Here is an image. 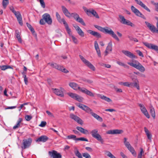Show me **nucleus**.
I'll return each mask as SVG.
<instances>
[{
	"instance_id": "54",
	"label": "nucleus",
	"mask_w": 158,
	"mask_h": 158,
	"mask_svg": "<svg viewBox=\"0 0 158 158\" xmlns=\"http://www.w3.org/2000/svg\"><path fill=\"white\" fill-rule=\"evenodd\" d=\"M46 112V113L48 114V115L49 117H52V118L54 117V115H53V114L52 113H51L49 111L47 110Z\"/></svg>"
},
{
	"instance_id": "21",
	"label": "nucleus",
	"mask_w": 158,
	"mask_h": 158,
	"mask_svg": "<svg viewBox=\"0 0 158 158\" xmlns=\"http://www.w3.org/2000/svg\"><path fill=\"white\" fill-rule=\"evenodd\" d=\"M62 11L64 14L67 17L70 18L71 17V14L68 9L63 6H61Z\"/></svg>"
},
{
	"instance_id": "41",
	"label": "nucleus",
	"mask_w": 158,
	"mask_h": 158,
	"mask_svg": "<svg viewBox=\"0 0 158 158\" xmlns=\"http://www.w3.org/2000/svg\"><path fill=\"white\" fill-rule=\"evenodd\" d=\"M68 95L72 98L75 99L77 97V94H74L72 93H68Z\"/></svg>"
},
{
	"instance_id": "59",
	"label": "nucleus",
	"mask_w": 158,
	"mask_h": 158,
	"mask_svg": "<svg viewBox=\"0 0 158 158\" xmlns=\"http://www.w3.org/2000/svg\"><path fill=\"white\" fill-rule=\"evenodd\" d=\"M94 46L95 49L99 48L97 41H95L94 42Z\"/></svg>"
},
{
	"instance_id": "15",
	"label": "nucleus",
	"mask_w": 158,
	"mask_h": 158,
	"mask_svg": "<svg viewBox=\"0 0 158 158\" xmlns=\"http://www.w3.org/2000/svg\"><path fill=\"white\" fill-rule=\"evenodd\" d=\"M70 117L71 118L73 119L79 124L81 125L83 124L82 120L79 117L74 115V114H70Z\"/></svg>"
},
{
	"instance_id": "27",
	"label": "nucleus",
	"mask_w": 158,
	"mask_h": 158,
	"mask_svg": "<svg viewBox=\"0 0 158 158\" xmlns=\"http://www.w3.org/2000/svg\"><path fill=\"white\" fill-rule=\"evenodd\" d=\"M87 32L97 38H100L101 37V35L99 33L94 31L91 30H89L87 31Z\"/></svg>"
},
{
	"instance_id": "37",
	"label": "nucleus",
	"mask_w": 158,
	"mask_h": 158,
	"mask_svg": "<svg viewBox=\"0 0 158 158\" xmlns=\"http://www.w3.org/2000/svg\"><path fill=\"white\" fill-rule=\"evenodd\" d=\"M106 49L107 50L110 51V52L112 51V45L111 42H109L108 43Z\"/></svg>"
},
{
	"instance_id": "61",
	"label": "nucleus",
	"mask_w": 158,
	"mask_h": 158,
	"mask_svg": "<svg viewBox=\"0 0 158 158\" xmlns=\"http://www.w3.org/2000/svg\"><path fill=\"white\" fill-rule=\"evenodd\" d=\"M27 70H24L23 72L22 73V74L23 75V78L26 77V72Z\"/></svg>"
},
{
	"instance_id": "36",
	"label": "nucleus",
	"mask_w": 158,
	"mask_h": 158,
	"mask_svg": "<svg viewBox=\"0 0 158 158\" xmlns=\"http://www.w3.org/2000/svg\"><path fill=\"white\" fill-rule=\"evenodd\" d=\"M64 26H65V27L66 28V31H67L68 33L69 34H70L71 33V30L69 28V26L67 24V23H65V22H64Z\"/></svg>"
},
{
	"instance_id": "56",
	"label": "nucleus",
	"mask_w": 158,
	"mask_h": 158,
	"mask_svg": "<svg viewBox=\"0 0 158 158\" xmlns=\"http://www.w3.org/2000/svg\"><path fill=\"white\" fill-rule=\"evenodd\" d=\"M46 123V122L45 121H42L40 124L39 125V126L40 127H44L45 126Z\"/></svg>"
},
{
	"instance_id": "64",
	"label": "nucleus",
	"mask_w": 158,
	"mask_h": 158,
	"mask_svg": "<svg viewBox=\"0 0 158 158\" xmlns=\"http://www.w3.org/2000/svg\"><path fill=\"white\" fill-rule=\"evenodd\" d=\"M154 5L155 6L156 10L158 12V3H155Z\"/></svg>"
},
{
	"instance_id": "33",
	"label": "nucleus",
	"mask_w": 158,
	"mask_h": 158,
	"mask_svg": "<svg viewBox=\"0 0 158 158\" xmlns=\"http://www.w3.org/2000/svg\"><path fill=\"white\" fill-rule=\"evenodd\" d=\"M98 96H99L102 99L108 102H110L112 101L110 99L104 95H102L99 94L98 95Z\"/></svg>"
},
{
	"instance_id": "29",
	"label": "nucleus",
	"mask_w": 158,
	"mask_h": 158,
	"mask_svg": "<svg viewBox=\"0 0 158 158\" xmlns=\"http://www.w3.org/2000/svg\"><path fill=\"white\" fill-rule=\"evenodd\" d=\"M76 128L79 131L81 132L83 134H87L89 133L88 131L87 130L85 129L82 127H76Z\"/></svg>"
},
{
	"instance_id": "18",
	"label": "nucleus",
	"mask_w": 158,
	"mask_h": 158,
	"mask_svg": "<svg viewBox=\"0 0 158 158\" xmlns=\"http://www.w3.org/2000/svg\"><path fill=\"white\" fill-rule=\"evenodd\" d=\"M15 12V13L14 14L16 17L19 23L21 26H22L23 25V23L22 15L20 12L19 11Z\"/></svg>"
},
{
	"instance_id": "60",
	"label": "nucleus",
	"mask_w": 158,
	"mask_h": 158,
	"mask_svg": "<svg viewBox=\"0 0 158 158\" xmlns=\"http://www.w3.org/2000/svg\"><path fill=\"white\" fill-rule=\"evenodd\" d=\"M85 106V105H84L81 104H78L77 105V106H78L79 108L83 110V108H84Z\"/></svg>"
},
{
	"instance_id": "23",
	"label": "nucleus",
	"mask_w": 158,
	"mask_h": 158,
	"mask_svg": "<svg viewBox=\"0 0 158 158\" xmlns=\"http://www.w3.org/2000/svg\"><path fill=\"white\" fill-rule=\"evenodd\" d=\"M48 65H49L52 67V68L56 69H65L63 66L58 65L56 63H49Z\"/></svg>"
},
{
	"instance_id": "2",
	"label": "nucleus",
	"mask_w": 158,
	"mask_h": 158,
	"mask_svg": "<svg viewBox=\"0 0 158 158\" xmlns=\"http://www.w3.org/2000/svg\"><path fill=\"white\" fill-rule=\"evenodd\" d=\"M69 86L74 90H79L82 93L91 97H94V94L90 91L85 88H80L78 85L74 82H70L69 84Z\"/></svg>"
},
{
	"instance_id": "40",
	"label": "nucleus",
	"mask_w": 158,
	"mask_h": 158,
	"mask_svg": "<svg viewBox=\"0 0 158 158\" xmlns=\"http://www.w3.org/2000/svg\"><path fill=\"white\" fill-rule=\"evenodd\" d=\"M150 112L152 116L153 117V118H155V110L154 108H152L150 109Z\"/></svg>"
},
{
	"instance_id": "9",
	"label": "nucleus",
	"mask_w": 158,
	"mask_h": 158,
	"mask_svg": "<svg viewBox=\"0 0 158 158\" xmlns=\"http://www.w3.org/2000/svg\"><path fill=\"white\" fill-rule=\"evenodd\" d=\"M131 10L137 16L139 17L144 19H146V18L142 14L139 10L135 7L134 6H132L131 7Z\"/></svg>"
},
{
	"instance_id": "42",
	"label": "nucleus",
	"mask_w": 158,
	"mask_h": 158,
	"mask_svg": "<svg viewBox=\"0 0 158 158\" xmlns=\"http://www.w3.org/2000/svg\"><path fill=\"white\" fill-rule=\"evenodd\" d=\"M76 136L74 135H68L67 136V138L69 139H72L75 140L77 141V138H76Z\"/></svg>"
},
{
	"instance_id": "47",
	"label": "nucleus",
	"mask_w": 158,
	"mask_h": 158,
	"mask_svg": "<svg viewBox=\"0 0 158 158\" xmlns=\"http://www.w3.org/2000/svg\"><path fill=\"white\" fill-rule=\"evenodd\" d=\"M40 5L42 7L44 8L45 7V4L44 0H39Z\"/></svg>"
},
{
	"instance_id": "50",
	"label": "nucleus",
	"mask_w": 158,
	"mask_h": 158,
	"mask_svg": "<svg viewBox=\"0 0 158 158\" xmlns=\"http://www.w3.org/2000/svg\"><path fill=\"white\" fill-rule=\"evenodd\" d=\"M79 140L82 141H86V142L88 141V140L87 139L85 138L84 137H81V138H77V141H79Z\"/></svg>"
},
{
	"instance_id": "43",
	"label": "nucleus",
	"mask_w": 158,
	"mask_h": 158,
	"mask_svg": "<svg viewBox=\"0 0 158 158\" xmlns=\"http://www.w3.org/2000/svg\"><path fill=\"white\" fill-rule=\"evenodd\" d=\"M0 68L1 69H13V68L10 65H5L0 66Z\"/></svg>"
},
{
	"instance_id": "44",
	"label": "nucleus",
	"mask_w": 158,
	"mask_h": 158,
	"mask_svg": "<svg viewBox=\"0 0 158 158\" xmlns=\"http://www.w3.org/2000/svg\"><path fill=\"white\" fill-rule=\"evenodd\" d=\"M27 26L29 29L31 30V32L32 33H34L35 32V31L34 30V28L32 27V26L29 23H27Z\"/></svg>"
},
{
	"instance_id": "52",
	"label": "nucleus",
	"mask_w": 158,
	"mask_h": 158,
	"mask_svg": "<svg viewBox=\"0 0 158 158\" xmlns=\"http://www.w3.org/2000/svg\"><path fill=\"white\" fill-rule=\"evenodd\" d=\"M83 8L87 15H89V12L90 10H88L86 7L84 6L83 7Z\"/></svg>"
},
{
	"instance_id": "39",
	"label": "nucleus",
	"mask_w": 158,
	"mask_h": 158,
	"mask_svg": "<svg viewBox=\"0 0 158 158\" xmlns=\"http://www.w3.org/2000/svg\"><path fill=\"white\" fill-rule=\"evenodd\" d=\"M133 87L136 88L138 90H139L140 88L138 80H137L135 82H134Z\"/></svg>"
},
{
	"instance_id": "14",
	"label": "nucleus",
	"mask_w": 158,
	"mask_h": 158,
	"mask_svg": "<svg viewBox=\"0 0 158 158\" xmlns=\"http://www.w3.org/2000/svg\"><path fill=\"white\" fill-rule=\"evenodd\" d=\"M54 91V93L56 95L59 96L61 97H63L64 96L63 91L64 89L62 88H60V89H52Z\"/></svg>"
},
{
	"instance_id": "28",
	"label": "nucleus",
	"mask_w": 158,
	"mask_h": 158,
	"mask_svg": "<svg viewBox=\"0 0 158 158\" xmlns=\"http://www.w3.org/2000/svg\"><path fill=\"white\" fill-rule=\"evenodd\" d=\"M56 17L57 20L59 23H63L64 24V22L65 23H67L64 19H61L60 16L57 12H56Z\"/></svg>"
},
{
	"instance_id": "58",
	"label": "nucleus",
	"mask_w": 158,
	"mask_h": 158,
	"mask_svg": "<svg viewBox=\"0 0 158 158\" xmlns=\"http://www.w3.org/2000/svg\"><path fill=\"white\" fill-rule=\"evenodd\" d=\"M95 50L97 52V53L98 54V56L99 57H101V52H100V50L99 48L97 49H96Z\"/></svg>"
},
{
	"instance_id": "8",
	"label": "nucleus",
	"mask_w": 158,
	"mask_h": 158,
	"mask_svg": "<svg viewBox=\"0 0 158 158\" xmlns=\"http://www.w3.org/2000/svg\"><path fill=\"white\" fill-rule=\"evenodd\" d=\"M73 17L77 22L81 23L83 26H85L86 24L82 18H80L79 15L76 13H72L71 17Z\"/></svg>"
},
{
	"instance_id": "6",
	"label": "nucleus",
	"mask_w": 158,
	"mask_h": 158,
	"mask_svg": "<svg viewBox=\"0 0 158 158\" xmlns=\"http://www.w3.org/2000/svg\"><path fill=\"white\" fill-rule=\"evenodd\" d=\"M32 141V139L31 138L23 140L22 145L21 146L22 148L24 149L28 148L31 145Z\"/></svg>"
},
{
	"instance_id": "12",
	"label": "nucleus",
	"mask_w": 158,
	"mask_h": 158,
	"mask_svg": "<svg viewBox=\"0 0 158 158\" xmlns=\"http://www.w3.org/2000/svg\"><path fill=\"white\" fill-rule=\"evenodd\" d=\"M43 19L44 20L45 22L49 25H51L52 23V19L50 15L48 13L44 14L42 16Z\"/></svg>"
},
{
	"instance_id": "26",
	"label": "nucleus",
	"mask_w": 158,
	"mask_h": 158,
	"mask_svg": "<svg viewBox=\"0 0 158 158\" xmlns=\"http://www.w3.org/2000/svg\"><path fill=\"white\" fill-rule=\"evenodd\" d=\"M48 139V137L45 135H42L38 138L36 140V142H46Z\"/></svg>"
},
{
	"instance_id": "13",
	"label": "nucleus",
	"mask_w": 158,
	"mask_h": 158,
	"mask_svg": "<svg viewBox=\"0 0 158 158\" xmlns=\"http://www.w3.org/2000/svg\"><path fill=\"white\" fill-rule=\"evenodd\" d=\"M80 57L83 63L89 68L92 69L95 68L94 66L88 60L85 59L83 56L80 55Z\"/></svg>"
},
{
	"instance_id": "30",
	"label": "nucleus",
	"mask_w": 158,
	"mask_h": 158,
	"mask_svg": "<svg viewBox=\"0 0 158 158\" xmlns=\"http://www.w3.org/2000/svg\"><path fill=\"white\" fill-rule=\"evenodd\" d=\"M91 14L96 18L98 19H99V17L96 11H95L93 9H92L91 10H90L89 12V16H90Z\"/></svg>"
},
{
	"instance_id": "53",
	"label": "nucleus",
	"mask_w": 158,
	"mask_h": 158,
	"mask_svg": "<svg viewBox=\"0 0 158 158\" xmlns=\"http://www.w3.org/2000/svg\"><path fill=\"white\" fill-rule=\"evenodd\" d=\"M136 52L139 56L142 57H143L144 56L143 54L140 50H136Z\"/></svg>"
},
{
	"instance_id": "16",
	"label": "nucleus",
	"mask_w": 158,
	"mask_h": 158,
	"mask_svg": "<svg viewBox=\"0 0 158 158\" xmlns=\"http://www.w3.org/2000/svg\"><path fill=\"white\" fill-rule=\"evenodd\" d=\"M139 106L141 110L143 113L147 117V118H149L150 115L148 114L147 109L143 104H139Z\"/></svg>"
},
{
	"instance_id": "11",
	"label": "nucleus",
	"mask_w": 158,
	"mask_h": 158,
	"mask_svg": "<svg viewBox=\"0 0 158 158\" xmlns=\"http://www.w3.org/2000/svg\"><path fill=\"white\" fill-rule=\"evenodd\" d=\"M48 154L52 158H61L62 156L59 153L55 150H52L48 152Z\"/></svg>"
},
{
	"instance_id": "1",
	"label": "nucleus",
	"mask_w": 158,
	"mask_h": 158,
	"mask_svg": "<svg viewBox=\"0 0 158 158\" xmlns=\"http://www.w3.org/2000/svg\"><path fill=\"white\" fill-rule=\"evenodd\" d=\"M94 26L99 31L105 34H109L117 41H119V39L118 37L110 28L107 27H103L96 25H94Z\"/></svg>"
},
{
	"instance_id": "31",
	"label": "nucleus",
	"mask_w": 158,
	"mask_h": 158,
	"mask_svg": "<svg viewBox=\"0 0 158 158\" xmlns=\"http://www.w3.org/2000/svg\"><path fill=\"white\" fill-rule=\"evenodd\" d=\"M144 70H139V72H134V73L140 77H145V75L142 73L144 72Z\"/></svg>"
},
{
	"instance_id": "20",
	"label": "nucleus",
	"mask_w": 158,
	"mask_h": 158,
	"mask_svg": "<svg viewBox=\"0 0 158 158\" xmlns=\"http://www.w3.org/2000/svg\"><path fill=\"white\" fill-rule=\"evenodd\" d=\"M143 44L148 48L153 49L158 52V46L151 44H149L145 42L143 43Z\"/></svg>"
},
{
	"instance_id": "62",
	"label": "nucleus",
	"mask_w": 158,
	"mask_h": 158,
	"mask_svg": "<svg viewBox=\"0 0 158 158\" xmlns=\"http://www.w3.org/2000/svg\"><path fill=\"white\" fill-rule=\"evenodd\" d=\"M102 66L105 67L107 68H110L111 66L110 65L108 64H103L102 65Z\"/></svg>"
},
{
	"instance_id": "46",
	"label": "nucleus",
	"mask_w": 158,
	"mask_h": 158,
	"mask_svg": "<svg viewBox=\"0 0 158 158\" xmlns=\"http://www.w3.org/2000/svg\"><path fill=\"white\" fill-rule=\"evenodd\" d=\"M83 98L78 95H77V97L75 99L77 101L79 102H82L83 100Z\"/></svg>"
},
{
	"instance_id": "22",
	"label": "nucleus",
	"mask_w": 158,
	"mask_h": 158,
	"mask_svg": "<svg viewBox=\"0 0 158 158\" xmlns=\"http://www.w3.org/2000/svg\"><path fill=\"white\" fill-rule=\"evenodd\" d=\"M137 4L141 6L142 8L149 12H150V9L140 0H134Z\"/></svg>"
},
{
	"instance_id": "49",
	"label": "nucleus",
	"mask_w": 158,
	"mask_h": 158,
	"mask_svg": "<svg viewBox=\"0 0 158 158\" xmlns=\"http://www.w3.org/2000/svg\"><path fill=\"white\" fill-rule=\"evenodd\" d=\"M140 152L138 155L137 158H142V154L143 152V149L142 148H140Z\"/></svg>"
},
{
	"instance_id": "7",
	"label": "nucleus",
	"mask_w": 158,
	"mask_h": 158,
	"mask_svg": "<svg viewBox=\"0 0 158 158\" xmlns=\"http://www.w3.org/2000/svg\"><path fill=\"white\" fill-rule=\"evenodd\" d=\"M91 133L93 137L96 139L100 141L102 143H103V140L100 135L98 133V130L97 129H94L92 130Z\"/></svg>"
},
{
	"instance_id": "63",
	"label": "nucleus",
	"mask_w": 158,
	"mask_h": 158,
	"mask_svg": "<svg viewBox=\"0 0 158 158\" xmlns=\"http://www.w3.org/2000/svg\"><path fill=\"white\" fill-rule=\"evenodd\" d=\"M120 154L121 156H122V157H123V158H127V156H126L125 155L123 152H121L120 153Z\"/></svg>"
},
{
	"instance_id": "48",
	"label": "nucleus",
	"mask_w": 158,
	"mask_h": 158,
	"mask_svg": "<svg viewBox=\"0 0 158 158\" xmlns=\"http://www.w3.org/2000/svg\"><path fill=\"white\" fill-rule=\"evenodd\" d=\"M117 63L120 65L124 66L125 68H127V65L121 62L118 61H117Z\"/></svg>"
},
{
	"instance_id": "32",
	"label": "nucleus",
	"mask_w": 158,
	"mask_h": 158,
	"mask_svg": "<svg viewBox=\"0 0 158 158\" xmlns=\"http://www.w3.org/2000/svg\"><path fill=\"white\" fill-rule=\"evenodd\" d=\"M22 119L21 118H19L17 121V124L13 127L14 129H15L19 128L20 126V123L22 121Z\"/></svg>"
},
{
	"instance_id": "24",
	"label": "nucleus",
	"mask_w": 158,
	"mask_h": 158,
	"mask_svg": "<svg viewBox=\"0 0 158 158\" xmlns=\"http://www.w3.org/2000/svg\"><path fill=\"white\" fill-rule=\"evenodd\" d=\"M74 27L75 28L78 34L81 36L84 37V33L82 31L80 27L77 25H73Z\"/></svg>"
},
{
	"instance_id": "34",
	"label": "nucleus",
	"mask_w": 158,
	"mask_h": 158,
	"mask_svg": "<svg viewBox=\"0 0 158 158\" xmlns=\"http://www.w3.org/2000/svg\"><path fill=\"white\" fill-rule=\"evenodd\" d=\"M91 115L97 120L101 121H102V118L97 114L93 112V113H92Z\"/></svg>"
},
{
	"instance_id": "45",
	"label": "nucleus",
	"mask_w": 158,
	"mask_h": 158,
	"mask_svg": "<svg viewBox=\"0 0 158 158\" xmlns=\"http://www.w3.org/2000/svg\"><path fill=\"white\" fill-rule=\"evenodd\" d=\"M82 156L85 158H91L90 155L87 152L83 153Z\"/></svg>"
},
{
	"instance_id": "55",
	"label": "nucleus",
	"mask_w": 158,
	"mask_h": 158,
	"mask_svg": "<svg viewBox=\"0 0 158 158\" xmlns=\"http://www.w3.org/2000/svg\"><path fill=\"white\" fill-rule=\"evenodd\" d=\"M32 118V117L31 116L29 115H27L25 116V117L26 120L27 121H30L31 119Z\"/></svg>"
},
{
	"instance_id": "17",
	"label": "nucleus",
	"mask_w": 158,
	"mask_h": 158,
	"mask_svg": "<svg viewBox=\"0 0 158 158\" xmlns=\"http://www.w3.org/2000/svg\"><path fill=\"white\" fill-rule=\"evenodd\" d=\"M123 131L122 130L118 129L110 130L106 132V133L108 134H119L123 133Z\"/></svg>"
},
{
	"instance_id": "10",
	"label": "nucleus",
	"mask_w": 158,
	"mask_h": 158,
	"mask_svg": "<svg viewBox=\"0 0 158 158\" xmlns=\"http://www.w3.org/2000/svg\"><path fill=\"white\" fill-rule=\"evenodd\" d=\"M119 17L121 19L120 22L122 23L127 25L128 26H130L131 27H134L135 25L131 22L129 21V20L126 19L122 15H119Z\"/></svg>"
},
{
	"instance_id": "19",
	"label": "nucleus",
	"mask_w": 158,
	"mask_h": 158,
	"mask_svg": "<svg viewBox=\"0 0 158 158\" xmlns=\"http://www.w3.org/2000/svg\"><path fill=\"white\" fill-rule=\"evenodd\" d=\"M122 52L126 56L130 58L136 59L137 58L136 56L129 51L122 50Z\"/></svg>"
},
{
	"instance_id": "25",
	"label": "nucleus",
	"mask_w": 158,
	"mask_h": 158,
	"mask_svg": "<svg viewBox=\"0 0 158 158\" xmlns=\"http://www.w3.org/2000/svg\"><path fill=\"white\" fill-rule=\"evenodd\" d=\"M21 32L19 30H16L15 31V36L17 39L18 41L20 43H22V40L20 36Z\"/></svg>"
},
{
	"instance_id": "57",
	"label": "nucleus",
	"mask_w": 158,
	"mask_h": 158,
	"mask_svg": "<svg viewBox=\"0 0 158 158\" xmlns=\"http://www.w3.org/2000/svg\"><path fill=\"white\" fill-rule=\"evenodd\" d=\"M107 156L110 158H116V157L110 152H108Z\"/></svg>"
},
{
	"instance_id": "4",
	"label": "nucleus",
	"mask_w": 158,
	"mask_h": 158,
	"mask_svg": "<svg viewBox=\"0 0 158 158\" xmlns=\"http://www.w3.org/2000/svg\"><path fill=\"white\" fill-rule=\"evenodd\" d=\"M157 20L156 27L152 24H151L148 22L145 21V23L147 27L152 33H156L158 34V18L156 19Z\"/></svg>"
},
{
	"instance_id": "35",
	"label": "nucleus",
	"mask_w": 158,
	"mask_h": 158,
	"mask_svg": "<svg viewBox=\"0 0 158 158\" xmlns=\"http://www.w3.org/2000/svg\"><path fill=\"white\" fill-rule=\"evenodd\" d=\"M74 153L75 155L78 158H82L81 154L79 152L77 149H76V150L74 151Z\"/></svg>"
},
{
	"instance_id": "3",
	"label": "nucleus",
	"mask_w": 158,
	"mask_h": 158,
	"mask_svg": "<svg viewBox=\"0 0 158 158\" xmlns=\"http://www.w3.org/2000/svg\"><path fill=\"white\" fill-rule=\"evenodd\" d=\"M132 59L127 62L128 64L137 69H144V68L138 61L133 59Z\"/></svg>"
},
{
	"instance_id": "38",
	"label": "nucleus",
	"mask_w": 158,
	"mask_h": 158,
	"mask_svg": "<svg viewBox=\"0 0 158 158\" xmlns=\"http://www.w3.org/2000/svg\"><path fill=\"white\" fill-rule=\"evenodd\" d=\"M9 4V0H3L2 1V5L4 9H5Z\"/></svg>"
},
{
	"instance_id": "5",
	"label": "nucleus",
	"mask_w": 158,
	"mask_h": 158,
	"mask_svg": "<svg viewBox=\"0 0 158 158\" xmlns=\"http://www.w3.org/2000/svg\"><path fill=\"white\" fill-rule=\"evenodd\" d=\"M124 143L125 146L127 147V149L134 156H136V154L134 150V149L132 146H131V145L130 144L129 142L127 141V138H124Z\"/></svg>"
},
{
	"instance_id": "51",
	"label": "nucleus",
	"mask_w": 158,
	"mask_h": 158,
	"mask_svg": "<svg viewBox=\"0 0 158 158\" xmlns=\"http://www.w3.org/2000/svg\"><path fill=\"white\" fill-rule=\"evenodd\" d=\"M71 37L74 43L75 44H77L78 43V40L73 35H72Z\"/></svg>"
}]
</instances>
